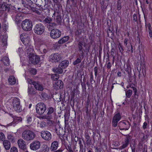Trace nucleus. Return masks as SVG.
Wrapping results in <instances>:
<instances>
[{
	"label": "nucleus",
	"instance_id": "1",
	"mask_svg": "<svg viewBox=\"0 0 152 152\" xmlns=\"http://www.w3.org/2000/svg\"><path fill=\"white\" fill-rule=\"evenodd\" d=\"M36 137V134L33 132L28 130H25L22 133V137L25 140L29 141L33 140Z\"/></svg>",
	"mask_w": 152,
	"mask_h": 152
},
{
	"label": "nucleus",
	"instance_id": "2",
	"mask_svg": "<svg viewBox=\"0 0 152 152\" xmlns=\"http://www.w3.org/2000/svg\"><path fill=\"white\" fill-rule=\"evenodd\" d=\"M69 63L68 61L64 60L62 61L59 65L58 68H54L53 71L58 74H61L63 72V69L66 68L68 65Z\"/></svg>",
	"mask_w": 152,
	"mask_h": 152
},
{
	"label": "nucleus",
	"instance_id": "3",
	"mask_svg": "<svg viewBox=\"0 0 152 152\" xmlns=\"http://www.w3.org/2000/svg\"><path fill=\"white\" fill-rule=\"evenodd\" d=\"M32 23L29 20L26 19L22 22V28L25 31H31L32 29Z\"/></svg>",
	"mask_w": 152,
	"mask_h": 152
},
{
	"label": "nucleus",
	"instance_id": "4",
	"mask_svg": "<svg viewBox=\"0 0 152 152\" xmlns=\"http://www.w3.org/2000/svg\"><path fill=\"white\" fill-rule=\"evenodd\" d=\"M34 30V32L36 34L41 35L45 31V27L41 23H38L35 26Z\"/></svg>",
	"mask_w": 152,
	"mask_h": 152
},
{
	"label": "nucleus",
	"instance_id": "5",
	"mask_svg": "<svg viewBox=\"0 0 152 152\" xmlns=\"http://www.w3.org/2000/svg\"><path fill=\"white\" fill-rule=\"evenodd\" d=\"M36 108L37 113L41 115L45 113L46 110V107L44 103L40 102L37 104Z\"/></svg>",
	"mask_w": 152,
	"mask_h": 152
},
{
	"label": "nucleus",
	"instance_id": "6",
	"mask_svg": "<svg viewBox=\"0 0 152 152\" xmlns=\"http://www.w3.org/2000/svg\"><path fill=\"white\" fill-rule=\"evenodd\" d=\"M124 136L125 137L124 140L122 142V145L118 148L120 149L126 147L129 145V142L131 141L132 138V137L129 134L124 135ZM115 149H118V148H117Z\"/></svg>",
	"mask_w": 152,
	"mask_h": 152
},
{
	"label": "nucleus",
	"instance_id": "7",
	"mask_svg": "<svg viewBox=\"0 0 152 152\" xmlns=\"http://www.w3.org/2000/svg\"><path fill=\"white\" fill-rule=\"evenodd\" d=\"M61 35V31L58 29L53 28L51 30L50 32V37L53 39H57L59 38Z\"/></svg>",
	"mask_w": 152,
	"mask_h": 152
},
{
	"label": "nucleus",
	"instance_id": "8",
	"mask_svg": "<svg viewBox=\"0 0 152 152\" xmlns=\"http://www.w3.org/2000/svg\"><path fill=\"white\" fill-rule=\"evenodd\" d=\"M118 126L120 130H128L130 127L129 122L126 121H123L120 122L118 124Z\"/></svg>",
	"mask_w": 152,
	"mask_h": 152
},
{
	"label": "nucleus",
	"instance_id": "9",
	"mask_svg": "<svg viewBox=\"0 0 152 152\" xmlns=\"http://www.w3.org/2000/svg\"><path fill=\"white\" fill-rule=\"evenodd\" d=\"M40 134L42 138L45 140L49 141L51 139V134L50 132L48 131H42Z\"/></svg>",
	"mask_w": 152,
	"mask_h": 152
},
{
	"label": "nucleus",
	"instance_id": "10",
	"mask_svg": "<svg viewBox=\"0 0 152 152\" xmlns=\"http://www.w3.org/2000/svg\"><path fill=\"white\" fill-rule=\"evenodd\" d=\"M29 60L32 64H37L40 61L39 57L37 55H34L33 53H30L29 55Z\"/></svg>",
	"mask_w": 152,
	"mask_h": 152
},
{
	"label": "nucleus",
	"instance_id": "11",
	"mask_svg": "<svg viewBox=\"0 0 152 152\" xmlns=\"http://www.w3.org/2000/svg\"><path fill=\"white\" fill-rule=\"evenodd\" d=\"M61 58V56L58 53H55L50 55L49 60L52 62H58Z\"/></svg>",
	"mask_w": 152,
	"mask_h": 152
},
{
	"label": "nucleus",
	"instance_id": "12",
	"mask_svg": "<svg viewBox=\"0 0 152 152\" xmlns=\"http://www.w3.org/2000/svg\"><path fill=\"white\" fill-rule=\"evenodd\" d=\"M40 142L37 140L33 142L30 145V148L32 150L36 151L39 149L41 146Z\"/></svg>",
	"mask_w": 152,
	"mask_h": 152
},
{
	"label": "nucleus",
	"instance_id": "13",
	"mask_svg": "<svg viewBox=\"0 0 152 152\" xmlns=\"http://www.w3.org/2000/svg\"><path fill=\"white\" fill-rule=\"evenodd\" d=\"M10 15L12 17L14 18L16 22H18L21 21L20 15V14H17L15 11L10 9Z\"/></svg>",
	"mask_w": 152,
	"mask_h": 152
},
{
	"label": "nucleus",
	"instance_id": "14",
	"mask_svg": "<svg viewBox=\"0 0 152 152\" xmlns=\"http://www.w3.org/2000/svg\"><path fill=\"white\" fill-rule=\"evenodd\" d=\"M86 44L85 43L82 42H79L78 44V47L79 52H80L81 57L83 58L84 57V53L83 50V46H86Z\"/></svg>",
	"mask_w": 152,
	"mask_h": 152
},
{
	"label": "nucleus",
	"instance_id": "15",
	"mask_svg": "<svg viewBox=\"0 0 152 152\" xmlns=\"http://www.w3.org/2000/svg\"><path fill=\"white\" fill-rule=\"evenodd\" d=\"M11 6L8 4H4L0 3V10L10 12Z\"/></svg>",
	"mask_w": 152,
	"mask_h": 152
},
{
	"label": "nucleus",
	"instance_id": "16",
	"mask_svg": "<svg viewBox=\"0 0 152 152\" xmlns=\"http://www.w3.org/2000/svg\"><path fill=\"white\" fill-rule=\"evenodd\" d=\"M34 86L36 90L42 91L44 90L42 84L39 82L36 81L34 83Z\"/></svg>",
	"mask_w": 152,
	"mask_h": 152
},
{
	"label": "nucleus",
	"instance_id": "17",
	"mask_svg": "<svg viewBox=\"0 0 152 152\" xmlns=\"http://www.w3.org/2000/svg\"><path fill=\"white\" fill-rule=\"evenodd\" d=\"M18 143L19 148L23 150L26 148V145L25 141L22 139H20L18 140Z\"/></svg>",
	"mask_w": 152,
	"mask_h": 152
},
{
	"label": "nucleus",
	"instance_id": "18",
	"mask_svg": "<svg viewBox=\"0 0 152 152\" xmlns=\"http://www.w3.org/2000/svg\"><path fill=\"white\" fill-rule=\"evenodd\" d=\"M53 85L57 89H58L63 87V83L61 80H58L54 82Z\"/></svg>",
	"mask_w": 152,
	"mask_h": 152
},
{
	"label": "nucleus",
	"instance_id": "19",
	"mask_svg": "<svg viewBox=\"0 0 152 152\" xmlns=\"http://www.w3.org/2000/svg\"><path fill=\"white\" fill-rule=\"evenodd\" d=\"M24 34H22L20 35V39L21 41L23 42V43L25 45H27L29 42L30 41V39L29 38L26 39L24 38L23 37Z\"/></svg>",
	"mask_w": 152,
	"mask_h": 152
},
{
	"label": "nucleus",
	"instance_id": "20",
	"mask_svg": "<svg viewBox=\"0 0 152 152\" xmlns=\"http://www.w3.org/2000/svg\"><path fill=\"white\" fill-rule=\"evenodd\" d=\"M58 146V142L56 141H54L51 144L50 149L52 151H55L57 149Z\"/></svg>",
	"mask_w": 152,
	"mask_h": 152
},
{
	"label": "nucleus",
	"instance_id": "21",
	"mask_svg": "<svg viewBox=\"0 0 152 152\" xmlns=\"http://www.w3.org/2000/svg\"><path fill=\"white\" fill-rule=\"evenodd\" d=\"M37 92L32 87H28V93L31 95H34L37 94Z\"/></svg>",
	"mask_w": 152,
	"mask_h": 152
},
{
	"label": "nucleus",
	"instance_id": "22",
	"mask_svg": "<svg viewBox=\"0 0 152 152\" xmlns=\"http://www.w3.org/2000/svg\"><path fill=\"white\" fill-rule=\"evenodd\" d=\"M1 38L2 45H3V46L6 45L7 44V36L6 35H4L1 37Z\"/></svg>",
	"mask_w": 152,
	"mask_h": 152
},
{
	"label": "nucleus",
	"instance_id": "23",
	"mask_svg": "<svg viewBox=\"0 0 152 152\" xmlns=\"http://www.w3.org/2000/svg\"><path fill=\"white\" fill-rule=\"evenodd\" d=\"M9 83L11 85L15 84L16 82V79L13 76H10L8 79Z\"/></svg>",
	"mask_w": 152,
	"mask_h": 152
},
{
	"label": "nucleus",
	"instance_id": "24",
	"mask_svg": "<svg viewBox=\"0 0 152 152\" xmlns=\"http://www.w3.org/2000/svg\"><path fill=\"white\" fill-rule=\"evenodd\" d=\"M3 144L5 148L7 150L9 149L10 147V144L7 140H5L3 141Z\"/></svg>",
	"mask_w": 152,
	"mask_h": 152
},
{
	"label": "nucleus",
	"instance_id": "25",
	"mask_svg": "<svg viewBox=\"0 0 152 152\" xmlns=\"http://www.w3.org/2000/svg\"><path fill=\"white\" fill-rule=\"evenodd\" d=\"M57 24L55 23L50 22L49 24H47V28L49 29L52 30V28H55L56 27Z\"/></svg>",
	"mask_w": 152,
	"mask_h": 152
},
{
	"label": "nucleus",
	"instance_id": "26",
	"mask_svg": "<svg viewBox=\"0 0 152 152\" xmlns=\"http://www.w3.org/2000/svg\"><path fill=\"white\" fill-rule=\"evenodd\" d=\"M69 37L68 36L63 37L58 41V43L59 44H63L67 41L69 40Z\"/></svg>",
	"mask_w": 152,
	"mask_h": 152
},
{
	"label": "nucleus",
	"instance_id": "27",
	"mask_svg": "<svg viewBox=\"0 0 152 152\" xmlns=\"http://www.w3.org/2000/svg\"><path fill=\"white\" fill-rule=\"evenodd\" d=\"M2 61L5 65L8 66L10 65L9 60L8 57H4L2 59Z\"/></svg>",
	"mask_w": 152,
	"mask_h": 152
},
{
	"label": "nucleus",
	"instance_id": "28",
	"mask_svg": "<svg viewBox=\"0 0 152 152\" xmlns=\"http://www.w3.org/2000/svg\"><path fill=\"white\" fill-rule=\"evenodd\" d=\"M13 106L15 110L17 112H20L21 111L22 109L20 104H18V105L16 104L15 105Z\"/></svg>",
	"mask_w": 152,
	"mask_h": 152
},
{
	"label": "nucleus",
	"instance_id": "29",
	"mask_svg": "<svg viewBox=\"0 0 152 152\" xmlns=\"http://www.w3.org/2000/svg\"><path fill=\"white\" fill-rule=\"evenodd\" d=\"M85 138L87 144L88 145H90L91 142V139L88 134H87L85 135Z\"/></svg>",
	"mask_w": 152,
	"mask_h": 152
},
{
	"label": "nucleus",
	"instance_id": "30",
	"mask_svg": "<svg viewBox=\"0 0 152 152\" xmlns=\"http://www.w3.org/2000/svg\"><path fill=\"white\" fill-rule=\"evenodd\" d=\"M20 104V102L19 99L17 98H14L12 101L13 106H15L16 104L18 105Z\"/></svg>",
	"mask_w": 152,
	"mask_h": 152
},
{
	"label": "nucleus",
	"instance_id": "31",
	"mask_svg": "<svg viewBox=\"0 0 152 152\" xmlns=\"http://www.w3.org/2000/svg\"><path fill=\"white\" fill-rule=\"evenodd\" d=\"M113 119H114L119 121L121 119V116L120 113H118L115 114L113 118Z\"/></svg>",
	"mask_w": 152,
	"mask_h": 152
},
{
	"label": "nucleus",
	"instance_id": "32",
	"mask_svg": "<svg viewBox=\"0 0 152 152\" xmlns=\"http://www.w3.org/2000/svg\"><path fill=\"white\" fill-rule=\"evenodd\" d=\"M52 21V19L49 17H47L44 20L43 22L45 24H49Z\"/></svg>",
	"mask_w": 152,
	"mask_h": 152
},
{
	"label": "nucleus",
	"instance_id": "33",
	"mask_svg": "<svg viewBox=\"0 0 152 152\" xmlns=\"http://www.w3.org/2000/svg\"><path fill=\"white\" fill-rule=\"evenodd\" d=\"M59 75L58 74H53L51 75V78L53 80L56 81L58 80L59 78Z\"/></svg>",
	"mask_w": 152,
	"mask_h": 152
},
{
	"label": "nucleus",
	"instance_id": "34",
	"mask_svg": "<svg viewBox=\"0 0 152 152\" xmlns=\"http://www.w3.org/2000/svg\"><path fill=\"white\" fill-rule=\"evenodd\" d=\"M7 138L9 141L12 142H14L15 141L14 137L11 134L8 135L7 136Z\"/></svg>",
	"mask_w": 152,
	"mask_h": 152
},
{
	"label": "nucleus",
	"instance_id": "35",
	"mask_svg": "<svg viewBox=\"0 0 152 152\" xmlns=\"http://www.w3.org/2000/svg\"><path fill=\"white\" fill-rule=\"evenodd\" d=\"M48 112L47 113L48 115H50L52 114L54 112L55 110L54 108L52 107H49L48 108Z\"/></svg>",
	"mask_w": 152,
	"mask_h": 152
},
{
	"label": "nucleus",
	"instance_id": "36",
	"mask_svg": "<svg viewBox=\"0 0 152 152\" xmlns=\"http://www.w3.org/2000/svg\"><path fill=\"white\" fill-rule=\"evenodd\" d=\"M132 91L131 90H128L126 92V95L127 97L129 98L132 94Z\"/></svg>",
	"mask_w": 152,
	"mask_h": 152
},
{
	"label": "nucleus",
	"instance_id": "37",
	"mask_svg": "<svg viewBox=\"0 0 152 152\" xmlns=\"http://www.w3.org/2000/svg\"><path fill=\"white\" fill-rule=\"evenodd\" d=\"M21 118L20 117H15L12 123L14 124V123H18V121H21Z\"/></svg>",
	"mask_w": 152,
	"mask_h": 152
},
{
	"label": "nucleus",
	"instance_id": "38",
	"mask_svg": "<svg viewBox=\"0 0 152 152\" xmlns=\"http://www.w3.org/2000/svg\"><path fill=\"white\" fill-rule=\"evenodd\" d=\"M118 122V121L114 119L113 118V120L112 121V125L114 127H116L117 126Z\"/></svg>",
	"mask_w": 152,
	"mask_h": 152
},
{
	"label": "nucleus",
	"instance_id": "39",
	"mask_svg": "<svg viewBox=\"0 0 152 152\" xmlns=\"http://www.w3.org/2000/svg\"><path fill=\"white\" fill-rule=\"evenodd\" d=\"M5 139V137L4 134L2 132H0V140L4 141Z\"/></svg>",
	"mask_w": 152,
	"mask_h": 152
},
{
	"label": "nucleus",
	"instance_id": "40",
	"mask_svg": "<svg viewBox=\"0 0 152 152\" xmlns=\"http://www.w3.org/2000/svg\"><path fill=\"white\" fill-rule=\"evenodd\" d=\"M30 72L31 74L34 75L37 73V71L35 69L31 68L30 69Z\"/></svg>",
	"mask_w": 152,
	"mask_h": 152
},
{
	"label": "nucleus",
	"instance_id": "41",
	"mask_svg": "<svg viewBox=\"0 0 152 152\" xmlns=\"http://www.w3.org/2000/svg\"><path fill=\"white\" fill-rule=\"evenodd\" d=\"M81 61V60L80 58H78L77 59L73 62V64L74 65L79 63Z\"/></svg>",
	"mask_w": 152,
	"mask_h": 152
},
{
	"label": "nucleus",
	"instance_id": "42",
	"mask_svg": "<svg viewBox=\"0 0 152 152\" xmlns=\"http://www.w3.org/2000/svg\"><path fill=\"white\" fill-rule=\"evenodd\" d=\"M41 96L43 99H46L48 96L47 94L45 93H42L41 94Z\"/></svg>",
	"mask_w": 152,
	"mask_h": 152
},
{
	"label": "nucleus",
	"instance_id": "43",
	"mask_svg": "<svg viewBox=\"0 0 152 152\" xmlns=\"http://www.w3.org/2000/svg\"><path fill=\"white\" fill-rule=\"evenodd\" d=\"M140 135L143 136L142 138V141L145 140L147 139L148 137V135H144V134L143 133H141L140 134Z\"/></svg>",
	"mask_w": 152,
	"mask_h": 152
},
{
	"label": "nucleus",
	"instance_id": "44",
	"mask_svg": "<svg viewBox=\"0 0 152 152\" xmlns=\"http://www.w3.org/2000/svg\"><path fill=\"white\" fill-rule=\"evenodd\" d=\"M28 82L30 84H32L34 85V83L36 82V81H34L30 79H28L27 80Z\"/></svg>",
	"mask_w": 152,
	"mask_h": 152
},
{
	"label": "nucleus",
	"instance_id": "45",
	"mask_svg": "<svg viewBox=\"0 0 152 152\" xmlns=\"http://www.w3.org/2000/svg\"><path fill=\"white\" fill-rule=\"evenodd\" d=\"M56 22L58 23H59L61 22V18L60 16H57L56 19Z\"/></svg>",
	"mask_w": 152,
	"mask_h": 152
},
{
	"label": "nucleus",
	"instance_id": "46",
	"mask_svg": "<svg viewBox=\"0 0 152 152\" xmlns=\"http://www.w3.org/2000/svg\"><path fill=\"white\" fill-rule=\"evenodd\" d=\"M10 152H18L17 149L15 147H13L11 148Z\"/></svg>",
	"mask_w": 152,
	"mask_h": 152
},
{
	"label": "nucleus",
	"instance_id": "47",
	"mask_svg": "<svg viewBox=\"0 0 152 152\" xmlns=\"http://www.w3.org/2000/svg\"><path fill=\"white\" fill-rule=\"evenodd\" d=\"M66 149L69 152H74L72 150V148L70 146L68 145L66 148Z\"/></svg>",
	"mask_w": 152,
	"mask_h": 152
},
{
	"label": "nucleus",
	"instance_id": "48",
	"mask_svg": "<svg viewBox=\"0 0 152 152\" xmlns=\"http://www.w3.org/2000/svg\"><path fill=\"white\" fill-rule=\"evenodd\" d=\"M42 150L44 151V152H48L49 150V148L47 146H45L44 147Z\"/></svg>",
	"mask_w": 152,
	"mask_h": 152
},
{
	"label": "nucleus",
	"instance_id": "49",
	"mask_svg": "<svg viewBox=\"0 0 152 152\" xmlns=\"http://www.w3.org/2000/svg\"><path fill=\"white\" fill-rule=\"evenodd\" d=\"M44 116H43V117L42 118H45L47 119H50L52 118V117L51 115H48L47 116H45V117L44 118Z\"/></svg>",
	"mask_w": 152,
	"mask_h": 152
},
{
	"label": "nucleus",
	"instance_id": "50",
	"mask_svg": "<svg viewBox=\"0 0 152 152\" xmlns=\"http://www.w3.org/2000/svg\"><path fill=\"white\" fill-rule=\"evenodd\" d=\"M32 116H31L30 115H29L28 116V118H27V121L28 122H30L32 120Z\"/></svg>",
	"mask_w": 152,
	"mask_h": 152
},
{
	"label": "nucleus",
	"instance_id": "51",
	"mask_svg": "<svg viewBox=\"0 0 152 152\" xmlns=\"http://www.w3.org/2000/svg\"><path fill=\"white\" fill-rule=\"evenodd\" d=\"M80 145V151H81V152H83V145L82 144L79 145Z\"/></svg>",
	"mask_w": 152,
	"mask_h": 152
},
{
	"label": "nucleus",
	"instance_id": "52",
	"mask_svg": "<svg viewBox=\"0 0 152 152\" xmlns=\"http://www.w3.org/2000/svg\"><path fill=\"white\" fill-rule=\"evenodd\" d=\"M118 47L120 51L121 52H123V49L122 46L120 44H119V45L118 46Z\"/></svg>",
	"mask_w": 152,
	"mask_h": 152
},
{
	"label": "nucleus",
	"instance_id": "53",
	"mask_svg": "<svg viewBox=\"0 0 152 152\" xmlns=\"http://www.w3.org/2000/svg\"><path fill=\"white\" fill-rule=\"evenodd\" d=\"M148 33L149 34V36L150 37H152V29H148Z\"/></svg>",
	"mask_w": 152,
	"mask_h": 152
},
{
	"label": "nucleus",
	"instance_id": "54",
	"mask_svg": "<svg viewBox=\"0 0 152 152\" xmlns=\"http://www.w3.org/2000/svg\"><path fill=\"white\" fill-rule=\"evenodd\" d=\"M147 125V124L146 122H145L143 123V125L142 126V128L143 129H145L146 128V126Z\"/></svg>",
	"mask_w": 152,
	"mask_h": 152
},
{
	"label": "nucleus",
	"instance_id": "55",
	"mask_svg": "<svg viewBox=\"0 0 152 152\" xmlns=\"http://www.w3.org/2000/svg\"><path fill=\"white\" fill-rule=\"evenodd\" d=\"M93 80V75L92 73V72L91 73V74L90 75V81L91 82H92Z\"/></svg>",
	"mask_w": 152,
	"mask_h": 152
},
{
	"label": "nucleus",
	"instance_id": "56",
	"mask_svg": "<svg viewBox=\"0 0 152 152\" xmlns=\"http://www.w3.org/2000/svg\"><path fill=\"white\" fill-rule=\"evenodd\" d=\"M128 40V39L127 38H125L124 40V43L125 44L126 46L127 45Z\"/></svg>",
	"mask_w": 152,
	"mask_h": 152
},
{
	"label": "nucleus",
	"instance_id": "57",
	"mask_svg": "<svg viewBox=\"0 0 152 152\" xmlns=\"http://www.w3.org/2000/svg\"><path fill=\"white\" fill-rule=\"evenodd\" d=\"M121 9V5L120 4H118L117 6V9L118 10H119Z\"/></svg>",
	"mask_w": 152,
	"mask_h": 152
},
{
	"label": "nucleus",
	"instance_id": "58",
	"mask_svg": "<svg viewBox=\"0 0 152 152\" xmlns=\"http://www.w3.org/2000/svg\"><path fill=\"white\" fill-rule=\"evenodd\" d=\"M133 20L134 21H137V17L136 15H135L134 14L133 15Z\"/></svg>",
	"mask_w": 152,
	"mask_h": 152
},
{
	"label": "nucleus",
	"instance_id": "59",
	"mask_svg": "<svg viewBox=\"0 0 152 152\" xmlns=\"http://www.w3.org/2000/svg\"><path fill=\"white\" fill-rule=\"evenodd\" d=\"M111 67V63L110 62H109L107 63V67L108 69H110Z\"/></svg>",
	"mask_w": 152,
	"mask_h": 152
},
{
	"label": "nucleus",
	"instance_id": "60",
	"mask_svg": "<svg viewBox=\"0 0 152 152\" xmlns=\"http://www.w3.org/2000/svg\"><path fill=\"white\" fill-rule=\"evenodd\" d=\"M147 26L148 27V29H152V28L150 23H149L148 24H147Z\"/></svg>",
	"mask_w": 152,
	"mask_h": 152
},
{
	"label": "nucleus",
	"instance_id": "61",
	"mask_svg": "<svg viewBox=\"0 0 152 152\" xmlns=\"http://www.w3.org/2000/svg\"><path fill=\"white\" fill-rule=\"evenodd\" d=\"M117 75L118 77H121V74L120 72L119 71L117 73Z\"/></svg>",
	"mask_w": 152,
	"mask_h": 152
},
{
	"label": "nucleus",
	"instance_id": "62",
	"mask_svg": "<svg viewBox=\"0 0 152 152\" xmlns=\"http://www.w3.org/2000/svg\"><path fill=\"white\" fill-rule=\"evenodd\" d=\"M39 126L41 128H43V123L42 122H41Z\"/></svg>",
	"mask_w": 152,
	"mask_h": 152
},
{
	"label": "nucleus",
	"instance_id": "63",
	"mask_svg": "<svg viewBox=\"0 0 152 152\" xmlns=\"http://www.w3.org/2000/svg\"><path fill=\"white\" fill-rule=\"evenodd\" d=\"M94 72H97L98 71V69L96 67H95L94 68Z\"/></svg>",
	"mask_w": 152,
	"mask_h": 152
},
{
	"label": "nucleus",
	"instance_id": "64",
	"mask_svg": "<svg viewBox=\"0 0 152 152\" xmlns=\"http://www.w3.org/2000/svg\"><path fill=\"white\" fill-rule=\"evenodd\" d=\"M62 150L61 149H59L58 150H57L56 151L53 152H62Z\"/></svg>",
	"mask_w": 152,
	"mask_h": 152
}]
</instances>
